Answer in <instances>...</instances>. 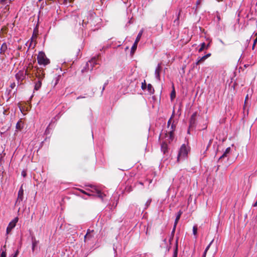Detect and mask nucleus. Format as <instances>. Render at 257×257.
<instances>
[{
	"label": "nucleus",
	"instance_id": "obj_16",
	"mask_svg": "<svg viewBox=\"0 0 257 257\" xmlns=\"http://www.w3.org/2000/svg\"><path fill=\"white\" fill-rule=\"evenodd\" d=\"M23 127L24 123L21 120H19L16 124V128L17 130H21L23 128Z\"/></svg>",
	"mask_w": 257,
	"mask_h": 257
},
{
	"label": "nucleus",
	"instance_id": "obj_44",
	"mask_svg": "<svg viewBox=\"0 0 257 257\" xmlns=\"http://www.w3.org/2000/svg\"><path fill=\"white\" fill-rule=\"evenodd\" d=\"M211 143H212V140H210L209 141L208 145V146H207V148H208V147L211 144Z\"/></svg>",
	"mask_w": 257,
	"mask_h": 257
},
{
	"label": "nucleus",
	"instance_id": "obj_7",
	"mask_svg": "<svg viewBox=\"0 0 257 257\" xmlns=\"http://www.w3.org/2000/svg\"><path fill=\"white\" fill-rule=\"evenodd\" d=\"M176 129V125L174 123V121L172 122L171 125L169 127V129H168V133L169 135V138L171 141H172L174 139V132Z\"/></svg>",
	"mask_w": 257,
	"mask_h": 257
},
{
	"label": "nucleus",
	"instance_id": "obj_47",
	"mask_svg": "<svg viewBox=\"0 0 257 257\" xmlns=\"http://www.w3.org/2000/svg\"><path fill=\"white\" fill-rule=\"evenodd\" d=\"M18 251H17L16 253L14 254V255L13 256V257H17V255H18Z\"/></svg>",
	"mask_w": 257,
	"mask_h": 257
},
{
	"label": "nucleus",
	"instance_id": "obj_46",
	"mask_svg": "<svg viewBox=\"0 0 257 257\" xmlns=\"http://www.w3.org/2000/svg\"><path fill=\"white\" fill-rule=\"evenodd\" d=\"M22 175L24 176V177H25L26 176V173L25 172V171H23L22 172Z\"/></svg>",
	"mask_w": 257,
	"mask_h": 257
},
{
	"label": "nucleus",
	"instance_id": "obj_2",
	"mask_svg": "<svg viewBox=\"0 0 257 257\" xmlns=\"http://www.w3.org/2000/svg\"><path fill=\"white\" fill-rule=\"evenodd\" d=\"M189 151V150L186 146L185 144H183L180 149L179 154L178 155L177 161H179L180 159L185 158L187 156Z\"/></svg>",
	"mask_w": 257,
	"mask_h": 257
},
{
	"label": "nucleus",
	"instance_id": "obj_4",
	"mask_svg": "<svg viewBox=\"0 0 257 257\" xmlns=\"http://www.w3.org/2000/svg\"><path fill=\"white\" fill-rule=\"evenodd\" d=\"M38 28L37 26L34 29L32 36L31 38V43L29 46V48L31 46L32 44L34 43L33 48L36 46L37 44L36 39L38 36Z\"/></svg>",
	"mask_w": 257,
	"mask_h": 257
},
{
	"label": "nucleus",
	"instance_id": "obj_27",
	"mask_svg": "<svg viewBox=\"0 0 257 257\" xmlns=\"http://www.w3.org/2000/svg\"><path fill=\"white\" fill-rule=\"evenodd\" d=\"M228 155V154H226L225 152H224V153L222 154V155L221 157H220V158H219L218 162H220V161H222L223 159H224L225 158L227 157Z\"/></svg>",
	"mask_w": 257,
	"mask_h": 257
},
{
	"label": "nucleus",
	"instance_id": "obj_29",
	"mask_svg": "<svg viewBox=\"0 0 257 257\" xmlns=\"http://www.w3.org/2000/svg\"><path fill=\"white\" fill-rule=\"evenodd\" d=\"M205 48V43H202L201 44V47L200 48V49L198 50L199 52H202Z\"/></svg>",
	"mask_w": 257,
	"mask_h": 257
},
{
	"label": "nucleus",
	"instance_id": "obj_3",
	"mask_svg": "<svg viewBox=\"0 0 257 257\" xmlns=\"http://www.w3.org/2000/svg\"><path fill=\"white\" fill-rule=\"evenodd\" d=\"M35 68L34 74L36 77H37L39 80H42L44 78L45 75L44 70L38 67H35Z\"/></svg>",
	"mask_w": 257,
	"mask_h": 257
},
{
	"label": "nucleus",
	"instance_id": "obj_32",
	"mask_svg": "<svg viewBox=\"0 0 257 257\" xmlns=\"http://www.w3.org/2000/svg\"><path fill=\"white\" fill-rule=\"evenodd\" d=\"M78 18V17L74 16L73 18H72V20L74 22V25H76L77 23V19Z\"/></svg>",
	"mask_w": 257,
	"mask_h": 257
},
{
	"label": "nucleus",
	"instance_id": "obj_24",
	"mask_svg": "<svg viewBox=\"0 0 257 257\" xmlns=\"http://www.w3.org/2000/svg\"><path fill=\"white\" fill-rule=\"evenodd\" d=\"M142 34H143V31L142 30L138 34L135 42H137L138 43H139V42L140 41V39L142 36Z\"/></svg>",
	"mask_w": 257,
	"mask_h": 257
},
{
	"label": "nucleus",
	"instance_id": "obj_20",
	"mask_svg": "<svg viewBox=\"0 0 257 257\" xmlns=\"http://www.w3.org/2000/svg\"><path fill=\"white\" fill-rule=\"evenodd\" d=\"M174 116V111H173V114H172L171 117L170 118V119L168 121V122H167V128H168V129H169L170 126L172 123V120Z\"/></svg>",
	"mask_w": 257,
	"mask_h": 257
},
{
	"label": "nucleus",
	"instance_id": "obj_50",
	"mask_svg": "<svg viewBox=\"0 0 257 257\" xmlns=\"http://www.w3.org/2000/svg\"><path fill=\"white\" fill-rule=\"evenodd\" d=\"M202 58L204 59V60L207 58L206 55L203 56Z\"/></svg>",
	"mask_w": 257,
	"mask_h": 257
},
{
	"label": "nucleus",
	"instance_id": "obj_53",
	"mask_svg": "<svg viewBox=\"0 0 257 257\" xmlns=\"http://www.w3.org/2000/svg\"><path fill=\"white\" fill-rule=\"evenodd\" d=\"M209 47V43L206 46H205V49H207Z\"/></svg>",
	"mask_w": 257,
	"mask_h": 257
},
{
	"label": "nucleus",
	"instance_id": "obj_36",
	"mask_svg": "<svg viewBox=\"0 0 257 257\" xmlns=\"http://www.w3.org/2000/svg\"><path fill=\"white\" fill-rule=\"evenodd\" d=\"M230 150H231L230 148V147H228L227 148H226V149L225 150L224 152L226 154H229V153L230 152Z\"/></svg>",
	"mask_w": 257,
	"mask_h": 257
},
{
	"label": "nucleus",
	"instance_id": "obj_52",
	"mask_svg": "<svg viewBox=\"0 0 257 257\" xmlns=\"http://www.w3.org/2000/svg\"><path fill=\"white\" fill-rule=\"evenodd\" d=\"M247 99H248V95H247L246 96V97H245V103H246V101H247Z\"/></svg>",
	"mask_w": 257,
	"mask_h": 257
},
{
	"label": "nucleus",
	"instance_id": "obj_45",
	"mask_svg": "<svg viewBox=\"0 0 257 257\" xmlns=\"http://www.w3.org/2000/svg\"><path fill=\"white\" fill-rule=\"evenodd\" d=\"M211 143H212V140H210L209 141L208 145V146H207V148H208V147L211 144Z\"/></svg>",
	"mask_w": 257,
	"mask_h": 257
},
{
	"label": "nucleus",
	"instance_id": "obj_5",
	"mask_svg": "<svg viewBox=\"0 0 257 257\" xmlns=\"http://www.w3.org/2000/svg\"><path fill=\"white\" fill-rule=\"evenodd\" d=\"M18 221V218L16 217L12 221H11L7 228V233L9 234L11 230L15 227L16 223Z\"/></svg>",
	"mask_w": 257,
	"mask_h": 257
},
{
	"label": "nucleus",
	"instance_id": "obj_48",
	"mask_svg": "<svg viewBox=\"0 0 257 257\" xmlns=\"http://www.w3.org/2000/svg\"><path fill=\"white\" fill-rule=\"evenodd\" d=\"M206 56H207V58H208L209 57H210L211 56V54L208 53V54H206Z\"/></svg>",
	"mask_w": 257,
	"mask_h": 257
},
{
	"label": "nucleus",
	"instance_id": "obj_38",
	"mask_svg": "<svg viewBox=\"0 0 257 257\" xmlns=\"http://www.w3.org/2000/svg\"><path fill=\"white\" fill-rule=\"evenodd\" d=\"M80 192H82V193L85 194H86V195H88V196H91V195H91L90 194H89V193H87L86 192H85V191H84V190H83L80 189Z\"/></svg>",
	"mask_w": 257,
	"mask_h": 257
},
{
	"label": "nucleus",
	"instance_id": "obj_18",
	"mask_svg": "<svg viewBox=\"0 0 257 257\" xmlns=\"http://www.w3.org/2000/svg\"><path fill=\"white\" fill-rule=\"evenodd\" d=\"M33 67H34V66L32 64H31V63L29 64V66H28L27 68L26 69V74H27V75H29L30 71L33 69Z\"/></svg>",
	"mask_w": 257,
	"mask_h": 257
},
{
	"label": "nucleus",
	"instance_id": "obj_10",
	"mask_svg": "<svg viewBox=\"0 0 257 257\" xmlns=\"http://www.w3.org/2000/svg\"><path fill=\"white\" fill-rule=\"evenodd\" d=\"M97 194V196L99 197V198L101 199L102 200L103 199L104 197L105 196V194H104L103 193H102L100 190H98V189L95 188L94 191Z\"/></svg>",
	"mask_w": 257,
	"mask_h": 257
},
{
	"label": "nucleus",
	"instance_id": "obj_11",
	"mask_svg": "<svg viewBox=\"0 0 257 257\" xmlns=\"http://www.w3.org/2000/svg\"><path fill=\"white\" fill-rule=\"evenodd\" d=\"M32 251L34 252L35 249V247L37 246L38 243H39V241L37 240L34 237H32Z\"/></svg>",
	"mask_w": 257,
	"mask_h": 257
},
{
	"label": "nucleus",
	"instance_id": "obj_51",
	"mask_svg": "<svg viewBox=\"0 0 257 257\" xmlns=\"http://www.w3.org/2000/svg\"><path fill=\"white\" fill-rule=\"evenodd\" d=\"M202 58L204 59V60L207 58L206 55L203 56Z\"/></svg>",
	"mask_w": 257,
	"mask_h": 257
},
{
	"label": "nucleus",
	"instance_id": "obj_33",
	"mask_svg": "<svg viewBox=\"0 0 257 257\" xmlns=\"http://www.w3.org/2000/svg\"><path fill=\"white\" fill-rule=\"evenodd\" d=\"M10 3V2H8V0H0V4L2 5H5Z\"/></svg>",
	"mask_w": 257,
	"mask_h": 257
},
{
	"label": "nucleus",
	"instance_id": "obj_57",
	"mask_svg": "<svg viewBox=\"0 0 257 257\" xmlns=\"http://www.w3.org/2000/svg\"><path fill=\"white\" fill-rule=\"evenodd\" d=\"M6 112V110H5V111H4V114H5Z\"/></svg>",
	"mask_w": 257,
	"mask_h": 257
},
{
	"label": "nucleus",
	"instance_id": "obj_26",
	"mask_svg": "<svg viewBox=\"0 0 257 257\" xmlns=\"http://www.w3.org/2000/svg\"><path fill=\"white\" fill-rule=\"evenodd\" d=\"M213 241V240H212V241H211V242H210V243L208 245V246L206 247V249H205V251H204V253H203V254L202 257H205V256H206V253H207V252L208 250L209 249V247H210V245H211V243H212Z\"/></svg>",
	"mask_w": 257,
	"mask_h": 257
},
{
	"label": "nucleus",
	"instance_id": "obj_22",
	"mask_svg": "<svg viewBox=\"0 0 257 257\" xmlns=\"http://www.w3.org/2000/svg\"><path fill=\"white\" fill-rule=\"evenodd\" d=\"M162 151L165 154L166 152L167 151V145L166 143H163L161 146Z\"/></svg>",
	"mask_w": 257,
	"mask_h": 257
},
{
	"label": "nucleus",
	"instance_id": "obj_56",
	"mask_svg": "<svg viewBox=\"0 0 257 257\" xmlns=\"http://www.w3.org/2000/svg\"><path fill=\"white\" fill-rule=\"evenodd\" d=\"M164 241L165 242H166V239H164Z\"/></svg>",
	"mask_w": 257,
	"mask_h": 257
},
{
	"label": "nucleus",
	"instance_id": "obj_37",
	"mask_svg": "<svg viewBox=\"0 0 257 257\" xmlns=\"http://www.w3.org/2000/svg\"><path fill=\"white\" fill-rule=\"evenodd\" d=\"M256 42H257V37L254 39V40L253 41V44L252 47V49H254Z\"/></svg>",
	"mask_w": 257,
	"mask_h": 257
},
{
	"label": "nucleus",
	"instance_id": "obj_25",
	"mask_svg": "<svg viewBox=\"0 0 257 257\" xmlns=\"http://www.w3.org/2000/svg\"><path fill=\"white\" fill-rule=\"evenodd\" d=\"M94 230H90V229H87V233L86 235L84 236V241H86V240L87 239V237L88 236V234H90L93 232H94Z\"/></svg>",
	"mask_w": 257,
	"mask_h": 257
},
{
	"label": "nucleus",
	"instance_id": "obj_8",
	"mask_svg": "<svg viewBox=\"0 0 257 257\" xmlns=\"http://www.w3.org/2000/svg\"><path fill=\"white\" fill-rule=\"evenodd\" d=\"M196 117H197V112H195L192 114V115L191 116L190 119V125L189 127H193L195 124L196 121Z\"/></svg>",
	"mask_w": 257,
	"mask_h": 257
},
{
	"label": "nucleus",
	"instance_id": "obj_19",
	"mask_svg": "<svg viewBox=\"0 0 257 257\" xmlns=\"http://www.w3.org/2000/svg\"><path fill=\"white\" fill-rule=\"evenodd\" d=\"M147 88L148 91L150 93L153 94L154 93L155 90H154L152 85L151 84H148Z\"/></svg>",
	"mask_w": 257,
	"mask_h": 257
},
{
	"label": "nucleus",
	"instance_id": "obj_39",
	"mask_svg": "<svg viewBox=\"0 0 257 257\" xmlns=\"http://www.w3.org/2000/svg\"><path fill=\"white\" fill-rule=\"evenodd\" d=\"M11 92V90H9V92H8V97H7V101L9 100V99L11 98V96L10 95V92Z\"/></svg>",
	"mask_w": 257,
	"mask_h": 257
},
{
	"label": "nucleus",
	"instance_id": "obj_17",
	"mask_svg": "<svg viewBox=\"0 0 257 257\" xmlns=\"http://www.w3.org/2000/svg\"><path fill=\"white\" fill-rule=\"evenodd\" d=\"M138 43L137 42H135L132 48H131V54L132 55H133L135 51L136 50L137 48V46H138Z\"/></svg>",
	"mask_w": 257,
	"mask_h": 257
},
{
	"label": "nucleus",
	"instance_id": "obj_35",
	"mask_svg": "<svg viewBox=\"0 0 257 257\" xmlns=\"http://www.w3.org/2000/svg\"><path fill=\"white\" fill-rule=\"evenodd\" d=\"M176 225H177V224H176L175 223H174V227H173V230H172V235H173V236H174V234L175 231Z\"/></svg>",
	"mask_w": 257,
	"mask_h": 257
},
{
	"label": "nucleus",
	"instance_id": "obj_42",
	"mask_svg": "<svg viewBox=\"0 0 257 257\" xmlns=\"http://www.w3.org/2000/svg\"><path fill=\"white\" fill-rule=\"evenodd\" d=\"M16 86V84L15 82L12 83L10 85V87L11 88L13 89Z\"/></svg>",
	"mask_w": 257,
	"mask_h": 257
},
{
	"label": "nucleus",
	"instance_id": "obj_23",
	"mask_svg": "<svg viewBox=\"0 0 257 257\" xmlns=\"http://www.w3.org/2000/svg\"><path fill=\"white\" fill-rule=\"evenodd\" d=\"M177 252H178V239L176 240V247L174 252V254L173 257H177Z\"/></svg>",
	"mask_w": 257,
	"mask_h": 257
},
{
	"label": "nucleus",
	"instance_id": "obj_21",
	"mask_svg": "<svg viewBox=\"0 0 257 257\" xmlns=\"http://www.w3.org/2000/svg\"><path fill=\"white\" fill-rule=\"evenodd\" d=\"M182 214V212L180 210L178 212V214L176 216V219H175V222L176 224H177L178 222V221L179 220L180 218V217H181V214Z\"/></svg>",
	"mask_w": 257,
	"mask_h": 257
},
{
	"label": "nucleus",
	"instance_id": "obj_58",
	"mask_svg": "<svg viewBox=\"0 0 257 257\" xmlns=\"http://www.w3.org/2000/svg\"><path fill=\"white\" fill-rule=\"evenodd\" d=\"M65 2H66L67 0H64Z\"/></svg>",
	"mask_w": 257,
	"mask_h": 257
},
{
	"label": "nucleus",
	"instance_id": "obj_40",
	"mask_svg": "<svg viewBox=\"0 0 257 257\" xmlns=\"http://www.w3.org/2000/svg\"><path fill=\"white\" fill-rule=\"evenodd\" d=\"M0 257H6V251H3L0 255Z\"/></svg>",
	"mask_w": 257,
	"mask_h": 257
},
{
	"label": "nucleus",
	"instance_id": "obj_49",
	"mask_svg": "<svg viewBox=\"0 0 257 257\" xmlns=\"http://www.w3.org/2000/svg\"><path fill=\"white\" fill-rule=\"evenodd\" d=\"M173 235H172V236L170 237V239H169V241L171 242L172 241V240H173Z\"/></svg>",
	"mask_w": 257,
	"mask_h": 257
},
{
	"label": "nucleus",
	"instance_id": "obj_6",
	"mask_svg": "<svg viewBox=\"0 0 257 257\" xmlns=\"http://www.w3.org/2000/svg\"><path fill=\"white\" fill-rule=\"evenodd\" d=\"M24 199V190L23 186L22 185L18 192V198L16 202V204H20L21 202H22Z\"/></svg>",
	"mask_w": 257,
	"mask_h": 257
},
{
	"label": "nucleus",
	"instance_id": "obj_1",
	"mask_svg": "<svg viewBox=\"0 0 257 257\" xmlns=\"http://www.w3.org/2000/svg\"><path fill=\"white\" fill-rule=\"evenodd\" d=\"M37 60L39 64L44 66H46L50 63V60L43 51L39 52L37 56Z\"/></svg>",
	"mask_w": 257,
	"mask_h": 257
},
{
	"label": "nucleus",
	"instance_id": "obj_28",
	"mask_svg": "<svg viewBox=\"0 0 257 257\" xmlns=\"http://www.w3.org/2000/svg\"><path fill=\"white\" fill-rule=\"evenodd\" d=\"M147 85L146 82V80H144V81L142 83L141 88L143 90H145L147 88Z\"/></svg>",
	"mask_w": 257,
	"mask_h": 257
},
{
	"label": "nucleus",
	"instance_id": "obj_30",
	"mask_svg": "<svg viewBox=\"0 0 257 257\" xmlns=\"http://www.w3.org/2000/svg\"><path fill=\"white\" fill-rule=\"evenodd\" d=\"M176 95L175 90L174 89V88H173L172 91L171 93V99L173 100L175 97Z\"/></svg>",
	"mask_w": 257,
	"mask_h": 257
},
{
	"label": "nucleus",
	"instance_id": "obj_12",
	"mask_svg": "<svg viewBox=\"0 0 257 257\" xmlns=\"http://www.w3.org/2000/svg\"><path fill=\"white\" fill-rule=\"evenodd\" d=\"M7 49L8 47L7 44L6 43H4L1 46L0 53L2 54H4Z\"/></svg>",
	"mask_w": 257,
	"mask_h": 257
},
{
	"label": "nucleus",
	"instance_id": "obj_34",
	"mask_svg": "<svg viewBox=\"0 0 257 257\" xmlns=\"http://www.w3.org/2000/svg\"><path fill=\"white\" fill-rule=\"evenodd\" d=\"M204 61V59L202 58H200V59L196 63V65H199L200 63L203 62Z\"/></svg>",
	"mask_w": 257,
	"mask_h": 257
},
{
	"label": "nucleus",
	"instance_id": "obj_41",
	"mask_svg": "<svg viewBox=\"0 0 257 257\" xmlns=\"http://www.w3.org/2000/svg\"><path fill=\"white\" fill-rule=\"evenodd\" d=\"M4 6H5V10L6 11H8L9 10V6L8 4L4 5Z\"/></svg>",
	"mask_w": 257,
	"mask_h": 257
},
{
	"label": "nucleus",
	"instance_id": "obj_31",
	"mask_svg": "<svg viewBox=\"0 0 257 257\" xmlns=\"http://www.w3.org/2000/svg\"><path fill=\"white\" fill-rule=\"evenodd\" d=\"M193 234L196 235L197 232V227L196 226H194L193 227Z\"/></svg>",
	"mask_w": 257,
	"mask_h": 257
},
{
	"label": "nucleus",
	"instance_id": "obj_14",
	"mask_svg": "<svg viewBox=\"0 0 257 257\" xmlns=\"http://www.w3.org/2000/svg\"><path fill=\"white\" fill-rule=\"evenodd\" d=\"M181 12V10H180L178 14H177L176 19L174 21V25L176 26H178L179 25V18Z\"/></svg>",
	"mask_w": 257,
	"mask_h": 257
},
{
	"label": "nucleus",
	"instance_id": "obj_9",
	"mask_svg": "<svg viewBox=\"0 0 257 257\" xmlns=\"http://www.w3.org/2000/svg\"><path fill=\"white\" fill-rule=\"evenodd\" d=\"M97 64V59L96 58L94 57L91 59L89 61L88 63H87V65H88V67H89V65H90L91 66V70L93 69V67L95 65Z\"/></svg>",
	"mask_w": 257,
	"mask_h": 257
},
{
	"label": "nucleus",
	"instance_id": "obj_13",
	"mask_svg": "<svg viewBox=\"0 0 257 257\" xmlns=\"http://www.w3.org/2000/svg\"><path fill=\"white\" fill-rule=\"evenodd\" d=\"M161 71V67L159 64L155 70V74L156 75L157 78L159 79H160V73Z\"/></svg>",
	"mask_w": 257,
	"mask_h": 257
},
{
	"label": "nucleus",
	"instance_id": "obj_54",
	"mask_svg": "<svg viewBox=\"0 0 257 257\" xmlns=\"http://www.w3.org/2000/svg\"><path fill=\"white\" fill-rule=\"evenodd\" d=\"M170 248V247H169V248H168L167 249V251H169Z\"/></svg>",
	"mask_w": 257,
	"mask_h": 257
},
{
	"label": "nucleus",
	"instance_id": "obj_43",
	"mask_svg": "<svg viewBox=\"0 0 257 257\" xmlns=\"http://www.w3.org/2000/svg\"><path fill=\"white\" fill-rule=\"evenodd\" d=\"M93 236L92 235H91V233L90 234H88V236H87V239H90V238H91Z\"/></svg>",
	"mask_w": 257,
	"mask_h": 257
},
{
	"label": "nucleus",
	"instance_id": "obj_15",
	"mask_svg": "<svg viewBox=\"0 0 257 257\" xmlns=\"http://www.w3.org/2000/svg\"><path fill=\"white\" fill-rule=\"evenodd\" d=\"M42 80H38V81L35 83V90H38L41 87V85H42Z\"/></svg>",
	"mask_w": 257,
	"mask_h": 257
},
{
	"label": "nucleus",
	"instance_id": "obj_55",
	"mask_svg": "<svg viewBox=\"0 0 257 257\" xmlns=\"http://www.w3.org/2000/svg\"><path fill=\"white\" fill-rule=\"evenodd\" d=\"M216 1H217V2H220L222 1L223 0H216Z\"/></svg>",
	"mask_w": 257,
	"mask_h": 257
}]
</instances>
